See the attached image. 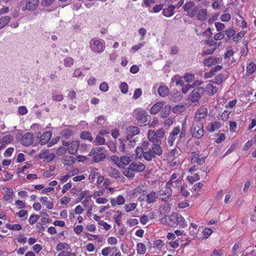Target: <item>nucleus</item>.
Instances as JSON below:
<instances>
[{"instance_id": "obj_1", "label": "nucleus", "mask_w": 256, "mask_h": 256, "mask_svg": "<svg viewBox=\"0 0 256 256\" xmlns=\"http://www.w3.org/2000/svg\"><path fill=\"white\" fill-rule=\"evenodd\" d=\"M190 132L193 138L197 139L201 138L204 134L203 123L193 122Z\"/></svg>"}, {"instance_id": "obj_2", "label": "nucleus", "mask_w": 256, "mask_h": 256, "mask_svg": "<svg viewBox=\"0 0 256 256\" xmlns=\"http://www.w3.org/2000/svg\"><path fill=\"white\" fill-rule=\"evenodd\" d=\"M164 135V130L160 128L158 129L156 132L154 130H150L148 134V140L152 142H158L160 140H158V138H162Z\"/></svg>"}, {"instance_id": "obj_3", "label": "nucleus", "mask_w": 256, "mask_h": 256, "mask_svg": "<svg viewBox=\"0 0 256 256\" xmlns=\"http://www.w3.org/2000/svg\"><path fill=\"white\" fill-rule=\"evenodd\" d=\"M183 8L184 12H187V16L190 18H194L199 9V6H195L193 2L189 1L186 2L183 6Z\"/></svg>"}, {"instance_id": "obj_4", "label": "nucleus", "mask_w": 256, "mask_h": 256, "mask_svg": "<svg viewBox=\"0 0 256 256\" xmlns=\"http://www.w3.org/2000/svg\"><path fill=\"white\" fill-rule=\"evenodd\" d=\"M166 186H169L170 188L172 187L174 188H179L182 187V182L180 178V174L174 173L173 174L170 180L166 183Z\"/></svg>"}, {"instance_id": "obj_5", "label": "nucleus", "mask_w": 256, "mask_h": 256, "mask_svg": "<svg viewBox=\"0 0 256 256\" xmlns=\"http://www.w3.org/2000/svg\"><path fill=\"white\" fill-rule=\"evenodd\" d=\"M204 88L198 87L192 90L188 96V99L192 102H198L204 94Z\"/></svg>"}, {"instance_id": "obj_6", "label": "nucleus", "mask_w": 256, "mask_h": 256, "mask_svg": "<svg viewBox=\"0 0 256 256\" xmlns=\"http://www.w3.org/2000/svg\"><path fill=\"white\" fill-rule=\"evenodd\" d=\"M91 50L96 53H100L104 50V45L102 42L98 40L93 38L90 42Z\"/></svg>"}, {"instance_id": "obj_7", "label": "nucleus", "mask_w": 256, "mask_h": 256, "mask_svg": "<svg viewBox=\"0 0 256 256\" xmlns=\"http://www.w3.org/2000/svg\"><path fill=\"white\" fill-rule=\"evenodd\" d=\"M140 133V128L136 126H129L126 128L125 134L126 140L134 138L135 136L139 134Z\"/></svg>"}, {"instance_id": "obj_8", "label": "nucleus", "mask_w": 256, "mask_h": 256, "mask_svg": "<svg viewBox=\"0 0 256 256\" xmlns=\"http://www.w3.org/2000/svg\"><path fill=\"white\" fill-rule=\"evenodd\" d=\"M142 146L144 150V158L148 161H152L153 158H156V156L152 152V151L148 147V141L145 140L142 143Z\"/></svg>"}, {"instance_id": "obj_9", "label": "nucleus", "mask_w": 256, "mask_h": 256, "mask_svg": "<svg viewBox=\"0 0 256 256\" xmlns=\"http://www.w3.org/2000/svg\"><path fill=\"white\" fill-rule=\"evenodd\" d=\"M208 114V110L205 107L200 108L196 112L194 122H196L200 123H203L206 117Z\"/></svg>"}, {"instance_id": "obj_10", "label": "nucleus", "mask_w": 256, "mask_h": 256, "mask_svg": "<svg viewBox=\"0 0 256 256\" xmlns=\"http://www.w3.org/2000/svg\"><path fill=\"white\" fill-rule=\"evenodd\" d=\"M172 189L169 186H166V184L164 188H162L158 192V198H160L162 200H166L172 195Z\"/></svg>"}, {"instance_id": "obj_11", "label": "nucleus", "mask_w": 256, "mask_h": 256, "mask_svg": "<svg viewBox=\"0 0 256 256\" xmlns=\"http://www.w3.org/2000/svg\"><path fill=\"white\" fill-rule=\"evenodd\" d=\"M148 147L152 151V152L156 157V156H160L162 154V150L158 142H152L148 141Z\"/></svg>"}, {"instance_id": "obj_12", "label": "nucleus", "mask_w": 256, "mask_h": 256, "mask_svg": "<svg viewBox=\"0 0 256 256\" xmlns=\"http://www.w3.org/2000/svg\"><path fill=\"white\" fill-rule=\"evenodd\" d=\"M161 222L163 224L174 227L176 226V214H172L170 216H166L161 218Z\"/></svg>"}, {"instance_id": "obj_13", "label": "nucleus", "mask_w": 256, "mask_h": 256, "mask_svg": "<svg viewBox=\"0 0 256 256\" xmlns=\"http://www.w3.org/2000/svg\"><path fill=\"white\" fill-rule=\"evenodd\" d=\"M222 61V58L220 57L216 58L211 56L205 59L203 62L204 66L210 67L217 64H220Z\"/></svg>"}, {"instance_id": "obj_14", "label": "nucleus", "mask_w": 256, "mask_h": 256, "mask_svg": "<svg viewBox=\"0 0 256 256\" xmlns=\"http://www.w3.org/2000/svg\"><path fill=\"white\" fill-rule=\"evenodd\" d=\"M130 168L134 172H140L144 170L146 166L141 162H132L130 164Z\"/></svg>"}, {"instance_id": "obj_15", "label": "nucleus", "mask_w": 256, "mask_h": 256, "mask_svg": "<svg viewBox=\"0 0 256 256\" xmlns=\"http://www.w3.org/2000/svg\"><path fill=\"white\" fill-rule=\"evenodd\" d=\"M33 134L30 132H27L22 138L20 142L22 144L26 146L31 145L33 142Z\"/></svg>"}, {"instance_id": "obj_16", "label": "nucleus", "mask_w": 256, "mask_h": 256, "mask_svg": "<svg viewBox=\"0 0 256 256\" xmlns=\"http://www.w3.org/2000/svg\"><path fill=\"white\" fill-rule=\"evenodd\" d=\"M180 132L179 127H175L170 132V136L168 138V142L170 146H172L176 140V136Z\"/></svg>"}, {"instance_id": "obj_17", "label": "nucleus", "mask_w": 256, "mask_h": 256, "mask_svg": "<svg viewBox=\"0 0 256 256\" xmlns=\"http://www.w3.org/2000/svg\"><path fill=\"white\" fill-rule=\"evenodd\" d=\"M170 204L168 202H165L163 204L161 205L159 210L162 217L164 218V216H168L167 214L170 212Z\"/></svg>"}, {"instance_id": "obj_18", "label": "nucleus", "mask_w": 256, "mask_h": 256, "mask_svg": "<svg viewBox=\"0 0 256 256\" xmlns=\"http://www.w3.org/2000/svg\"><path fill=\"white\" fill-rule=\"evenodd\" d=\"M158 198V192L152 190L146 195V201L148 204L154 203Z\"/></svg>"}, {"instance_id": "obj_19", "label": "nucleus", "mask_w": 256, "mask_h": 256, "mask_svg": "<svg viewBox=\"0 0 256 256\" xmlns=\"http://www.w3.org/2000/svg\"><path fill=\"white\" fill-rule=\"evenodd\" d=\"M39 2V0H27L26 8L30 11L34 10L38 6Z\"/></svg>"}, {"instance_id": "obj_20", "label": "nucleus", "mask_w": 256, "mask_h": 256, "mask_svg": "<svg viewBox=\"0 0 256 256\" xmlns=\"http://www.w3.org/2000/svg\"><path fill=\"white\" fill-rule=\"evenodd\" d=\"M195 16H196L197 19L199 20H205L208 18L207 10L206 8H199Z\"/></svg>"}, {"instance_id": "obj_21", "label": "nucleus", "mask_w": 256, "mask_h": 256, "mask_svg": "<svg viewBox=\"0 0 256 256\" xmlns=\"http://www.w3.org/2000/svg\"><path fill=\"white\" fill-rule=\"evenodd\" d=\"M164 105L163 102H158L154 104L150 109V113L152 114H158L160 110L162 108Z\"/></svg>"}, {"instance_id": "obj_22", "label": "nucleus", "mask_w": 256, "mask_h": 256, "mask_svg": "<svg viewBox=\"0 0 256 256\" xmlns=\"http://www.w3.org/2000/svg\"><path fill=\"white\" fill-rule=\"evenodd\" d=\"M79 144V142L78 140L72 142L68 148V152L72 154H75L77 152Z\"/></svg>"}, {"instance_id": "obj_23", "label": "nucleus", "mask_w": 256, "mask_h": 256, "mask_svg": "<svg viewBox=\"0 0 256 256\" xmlns=\"http://www.w3.org/2000/svg\"><path fill=\"white\" fill-rule=\"evenodd\" d=\"M76 160V158L71 156H66L62 158V162L65 165L70 166L74 164Z\"/></svg>"}, {"instance_id": "obj_24", "label": "nucleus", "mask_w": 256, "mask_h": 256, "mask_svg": "<svg viewBox=\"0 0 256 256\" xmlns=\"http://www.w3.org/2000/svg\"><path fill=\"white\" fill-rule=\"evenodd\" d=\"M176 8V6L172 4L170 5L168 8L163 10V14L166 17L172 16Z\"/></svg>"}, {"instance_id": "obj_25", "label": "nucleus", "mask_w": 256, "mask_h": 256, "mask_svg": "<svg viewBox=\"0 0 256 256\" xmlns=\"http://www.w3.org/2000/svg\"><path fill=\"white\" fill-rule=\"evenodd\" d=\"M218 87L214 86L212 84H208L206 88V92L210 96L214 95L216 92H218Z\"/></svg>"}, {"instance_id": "obj_26", "label": "nucleus", "mask_w": 256, "mask_h": 256, "mask_svg": "<svg viewBox=\"0 0 256 256\" xmlns=\"http://www.w3.org/2000/svg\"><path fill=\"white\" fill-rule=\"evenodd\" d=\"M52 136V133L50 132H46L43 134L41 136L40 142L41 144H45L50 139Z\"/></svg>"}, {"instance_id": "obj_27", "label": "nucleus", "mask_w": 256, "mask_h": 256, "mask_svg": "<svg viewBox=\"0 0 256 256\" xmlns=\"http://www.w3.org/2000/svg\"><path fill=\"white\" fill-rule=\"evenodd\" d=\"M222 124L220 122H210L207 127V130L210 132H214L216 130L218 129L221 127Z\"/></svg>"}, {"instance_id": "obj_28", "label": "nucleus", "mask_w": 256, "mask_h": 256, "mask_svg": "<svg viewBox=\"0 0 256 256\" xmlns=\"http://www.w3.org/2000/svg\"><path fill=\"white\" fill-rule=\"evenodd\" d=\"M158 94L162 97L167 96L170 93V90L168 88L164 86H161L158 88Z\"/></svg>"}, {"instance_id": "obj_29", "label": "nucleus", "mask_w": 256, "mask_h": 256, "mask_svg": "<svg viewBox=\"0 0 256 256\" xmlns=\"http://www.w3.org/2000/svg\"><path fill=\"white\" fill-rule=\"evenodd\" d=\"M40 202L42 204L46 206L48 208L52 209L53 208V206H54L53 203L52 202L48 200V198L47 197L42 196V197L40 198Z\"/></svg>"}, {"instance_id": "obj_30", "label": "nucleus", "mask_w": 256, "mask_h": 256, "mask_svg": "<svg viewBox=\"0 0 256 256\" xmlns=\"http://www.w3.org/2000/svg\"><path fill=\"white\" fill-rule=\"evenodd\" d=\"M132 160L130 156H120V168H123L124 166L130 164Z\"/></svg>"}, {"instance_id": "obj_31", "label": "nucleus", "mask_w": 256, "mask_h": 256, "mask_svg": "<svg viewBox=\"0 0 256 256\" xmlns=\"http://www.w3.org/2000/svg\"><path fill=\"white\" fill-rule=\"evenodd\" d=\"M108 173L110 177L114 178H118L120 177V172L118 170L112 167H110L108 170Z\"/></svg>"}, {"instance_id": "obj_32", "label": "nucleus", "mask_w": 256, "mask_h": 256, "mask_svg": "<svg viewBox=\"0 0 256 256\" xmlns=\"http://www.w3.org/2000/svg\"><path fill=\"white\" fill-rule=\"evenodd\" d=\"M106 157L105 152H100L95 154L92 157V160L94 162H98L102 161Z\"/></svg>"}, {"instance_id": "obj_33", "label": "nucleus", "mask_w": 256, "mask_h": 256, "mask_svg": "<svg viewBox=\"0 0 256 256\" xmlns=\"http://www.w3.org/2000/svg\"><path fill=\"white\" fill-rule=\"evenodd\" d=\"M14 140V137L11 135H6L0 140V144L2 145L7 144Z\"/></svg>"}, {"instance_id": "obj_34", "label": "nucleus", "mask_w": 256, "mask_h": 256, "mask_svg": "<svg viewBox=\"0 0 256 256\" xmlns=\"http://www.w3.org/2000/svg\"><path fill=\"white\" fill-rule=\"evenodd\" d=\"M134 171L130 168V166L128 168L124 169L122 172L124 174L130 179H132L134 177Z\"/></svg>"}, {"instance_id": "obj_35", "label": "nucleus", "mask_w": 256, "mask_h": 256, "mask_svg": "<svg viewBox=\"0 0 256 256\" xmlns=\"http://www.w3.org/2000/svg\"><path fill=\"white\" fill-rule=\"evenodd\" d=\"M171 110V106L169 105L165 106L162 109L160 115L163 118H166L170 114Z\"/></svg>"}, {"instance_id": "obj_36", "label": "nucleus", "mask_w": 256, "mask_h": 256, "mask_svg": "<svg viewBox=\"0 0 256 256\" xmlns=\"http://www.w3.org/2000/svg\"><path fill=\"white\" fill-rule=\"evenodd\" d=\"M146 246L142 243H138L136 245V251L138 254H144L146 252Z\"/></svg>"}, {"instance_id": "obj_37", "label": "nucleus", "mask_w": 256, "mask_h": 256, "mask_svg": "<svg viewBox=\"0 0 256 256\" xmlns=\"http://www.w3.org/2000/svg\"><path fill=\"white\" fill-rule=\"evenodd\" d=\"M224 78V74L223 73L220 74L216 76L214 80L212 81V82L218 84H221Z\"/></svg>"}, {"instance_id": "obj_38", "label": "nucleus", "mask_w": 256, "mask_h": 256, "mask_svg": "<svg viewBox=\"0 0 256 256\" xmlns=\"http://www.w3.org/2000/svg\"><path fill=\"white\" fill-rule=\"evenodd\" d=\"M10 20V17L6 16L0 18V29L6 26Z\"/></svg>"}, {"instance_id": "obj_39", "label": "nucleus", "mask_w": 256, "mask_h": 256, "mask_svg": "<svg viewBox=\"0 0 256 256\" xmlns=\"http://www.w3.org/2000/svg\"><path fill=\"white\" fill-rule=\"evenodd\" d=\"M148 114L144 110H138L136 114V119L138 120V122L140 120H142L143 118L146 117Z\"/></svg>"}, {"instance_id": "obj_40", "label": "nucleus", "mask_w": 256, "mask_h": 256, "mask_svg": "<svg viewBox=\"0 0 256 256\" xmlns=\"http://www.w3.org/2000/svg\"><path fill=\"white\" fill-rule=\"evenodd\" d=\"M256 70V65L254 63H250L246 68V72L248 74H251Z\"/></svg>"}, {"instance_id": "obj_41", "label": "nucleus", "mask_w": 256, "mask_h": 256, "mask_svg": "<svg viewBox=\"0 0 256 256\" xmlns=\"http://www.w3.org/2000/svg\"><path fill=\"white\" fill-rule=\"evenodd\" d=\"M6 226L8 229L10 230H19L22 229V226L20 224H6Z\"/></svg>"}, {"instance_id": "obj_42", "label": "nucleus", "mask_w": 256, "mask_h": 256, "mask_svg": "<svg viewBox=\"0 0 256 256\" xmlns=\"http://www.w3.org/2000/svg\"><path fill=\"white\" fill-rule=\"evenodd\" d=\"M184 222V218L181 215L176 214V226L179 224L184 227L186 226Z\"/></svg>"}, {"instance_id": "obj_43", "label": "nucleus", "mask_w": 256, "mask_h": 256, "mask_svg": "<svg viewBox=\"0 0 256 256\" xmlns=\"http://www.w3.org/2000/svg\"><path fill=\"white\" fill-rule=\"evenodd\" d=\"M6 194L4 196V198L5 200H8L13 194V190L12 188H6Z\"/></svg>"}, {"instance_id": "obj_44", "label": "nucleus", "mask_w": 256, "mask_h": 256, "mask_svg": "<svg viewBox=\"0 0 256 256\" xmlns=\"http://www.w3.org/2000/svg\"><path fill=\"white\" fill-rule=\"evenodd\" d=\"M80 138L82 139L88 140H92V138L91 136V134L88 132L84 131L81 133Z\"/></svg>"}, {"instance_id": "obj_45", "label": "nucleus", "mask_w": 256, "mask_h": 256, "mask_svg": "<svg viewBox=\"0 0 256 256\" xmlns=\"http://www.w3.org/2000/svg\"><path fill=\"white\" fill-rule=\"evenodd\" d=\"M70 246L66 243L60 242L57 245L56 249L58 251H60L62 249L68 250Z\"/></svg>"}, {"instance_id": "obj_46", "label": "nucleus", "mask_w": 256, "mask_h": 256, "mask_svg": "<svg viewBox=\"0 0 256 256\" xmlns=\"http://www.w3.org/2000/svg\"><path fill=\"white\" fill-rule=\"evenodd\" d=\"M144 150L142 146L138 147L136 150V156L140 158L142 156L144 157Z\"/></svg>"}, {"instance_id": "obj_47", "label": "nucleus", "mask_w": 256, "mask_h": 256, "mask_svg": "<svg viewBox=\"0 0 256 256\" xmlns=\"http://www.w3.org/2000/svg\"><path fill=\"white\" fill-rule=\"evenodd\" d=\"M136 204L134 202L128 204L124 206V208L126 212H130L134 210L136 208Z\"/></svg>"}, {"instance_id": "obj_48", "label": "nucleus", "mask_w": 256, "mask_h": 256, "mask_svg": "<svg viewBox=\"0 0 256 256\" xmlns=\"http://www.w3.org/2000/svg\"><path fill=\"white\" fill-rule=\"evenodd\" d=\"M150 118V116L148 115L146 116V117L143 118L142 120H140L138 123L140 126H146L149 124L148 118Z\"/></svg>"}, {"instance_id": "obj_49", "label": "nucleus", "mask_w": 256, "mask_h": 256, "mask_svg": "<svg viewBox=\"0 0 256 256\" xmlns=\"http://www.w3.org/2000/svg\"><path fill=\"white\" fill-rule=\"evenodd\" d=\"M111 160L118 167L120 168V157L118 158L116 156H112Z\"/></svg>"}, {"instance_id": "obj_50", "label": "nucleus", "mask_w": 256, "mask_h": 256, "mask_svg": "<svg viewBox=\"0 0 256 256\" xmlns=\"http://www.w3.org/2000/svg\"><path fill=\"white\" fill-rule=\"evenodd\" d=\"M96 142L98 145H102L105 144L106 141L104 138L102 136L98 135L96 137Z\"/></svg>"}, {"instance_id": "obj_51", "label": "nucleus", "mask_w": 256, "mask_h": 256, "mask_svg": "<svg viewBox=\"0 0 256 256\" xmlns=\"http://www.w3.org/2000/svg\"><path fill=\"white\" fill-rule=\"evenodd\" d=\"M225 33L229 38L233 36L235 34L236 31L232 28H230L228 30H225Z\"/></svg>"}, {"instance_id": "obj_52", "label": "nucleus", "mask_w": 256, "mask_h": 256, "mask_svg": "<svg viewBox=\"0 0 256 256\" xmlns=\"http://www.w3.org/2000/svg\"><path fill=\"white\" fill-rule=\"evenodd\" d=\"M186 128L184 124H182V130H180V132L178 134H180L179 138H180V140H181L182 138H184L186 136Z\"/></svg>"}, {"instance_id": "obj_53", "label": "nucleus", "mask_w": 256, "mask_h": 256, "mask_svg": "<svg viewBox=\"0 0 256 256\" xmlns=\"http://www.w3.org/2000/svg\"><path fill=\"white\" fill-rule=\"evenodd\" d=\"M73 64L74 60L72 58L68 57L64 60V64L66 66H70Z\"/></svg>"}, {"instance_id": "obj_54", "label": "nucleus", "mask_w": 256, "mask_h": 256, "mask_svg": "<svg viewBox=\"0 0 256 256\" xmlns=\"http://www.w3.org/2000/svg\"><path fill=\"white\" fill-rule=\"evenodd\" d=\"M58 256H76V254L74 252L64 250L60 252L58 254Z\"/></svg>"}, {"instance_id": "obj_55", "label": "nucleus", "mask_w": 256, "mask_h": 256, "mask_svg": "<svg viewBox=\"0 0 256 256\" xmlns=\"http://www.w3.org/2000/svg\"><path fill=\"white\" fill-rule=\"evenodd\" d=\"M48 152H49L48 150H43L38 155V156L40 158H43L44 160L46 158Z\"/></svg>"}, {"instance_id": "obj_56", "label": "nucleus", "mask_w": 256, "mask_h": 256, "mask_svg": "<svg viewBox=\"0 0 256 256\" xmlns=\"http://www.w3.org/2000/svg\"><path fill=\"white\" fill-rule=\"evenodd\" d=\"M121 92L123 94H126L128 91V86L126 82H122L120 86Z\"/></svg>"}, {"instance_id": "obj_57", "label": "nucleus", "mask_w": 256, "mask_h": 256, "mask_svg": "<svg viewBox=\"0 0 256 256\" xmlns=\"http://www.w3.org/2000/svg\"><path fill=\"white\" fill-rule=\"evenodd\" d=\"M184 79L187 82H190L194 80V76L192 74H186L184 77Z\"/></svg>"}, {"instance_id": "obj_58", "label": "nucleus", "mask_w": 256, "mask_h": 256, "mask_svg": "<svg viewBox=\"0 0 256 256\" xmlns=\"http://www.w3.org/2000/svg\"><path fill=\"white\" fill-rule=\"evenodd\" d=\"M224 34H223L222 32H218V33L216 34L214 36V39L215 40H222L224 38Z\"/></svg>"}, {"instance_id": "obj_59", "label": "nucleus", "mask_w": 256, "mask_h": 256, "mask_svg": "<svg viewBox=\"0 0 256 256\" xmlns=\"http://www.w3.org/2000/svg\"><path fill=\"white\" fill-rule=\"evenodd\" d=\"M188 180L191 183H193L194 182L200 180V176L198 174H195L193 176H188Z\"/></svg>"}, {"instance_id": "obj_60", "label": "nucleus", "mask_w": 256, "mask_h": 256, "mask_svg": "<svg viewBox=\"0 0 256 256\" xmlns=\"http://www.w3.org/2000/svg\"><path fill=\"white\" fill-rule=\"evenodd\" d=\"M18 112L20 115H24L27 114L28 110L26 106H21L18 108Z\"/></svg>"}, {"instance_id": "obj_61", "label": "nucleus", "mask_w": 256, "mask_h": 256, "mask_svg": "<svg viewBox=\"0 0 256 256\" xmlns=\"http://www.w3.org/2000/svg\"><path fill=\"white\" fill-rule=\"evenodd\" d=\"M230 114V112L228 110H224L222 114V118L223 120H227L229 118V115Z\"/></svg>"}, {"instance_id": "obj_62", "label": "nucleus", "mask_w": 256, "mask_h": 256, "mask_svg": "<svg viewBox=\"0 0 256 256\" xmlns=\"http://www.w3.org/2000/svg\"><path fill=\"white\" fill-rule=\"evenodd\" d=\"M108 85L106 82H103L100 86V90L102 92H106L108 90Z\"/></svg>"}, {"instance_id": "obj_63", "label": "nucleus", "mask_w": 256, "mask_h": 256, "mask_svg": "<svg viewBox=\"0 0 256 256\" xmlns=\"http://www.w3.org/2000/svg\"><path fill=\"white\" fill-rule=\"evenodd\" d=\"M72 134V131L68 129H66L62 132L63 136H64L66 138H68V137H70Z\"/></svg>"}, {"instance_id": "obj_64", "label": "nucleus", "mask_w": 256, "mask_h": 256, "mask_svg": "<svg viewBox=\"0 0 256 256\" xmlns=\"http://www.w3.org/2000/svg\"><path fill=\"white\" fill-rule=\"evenodd\" d=\"M212 232V230L209 228H206L202 231V233L206 238H207L210 236Z\"/></svg>"}]
</instances>
